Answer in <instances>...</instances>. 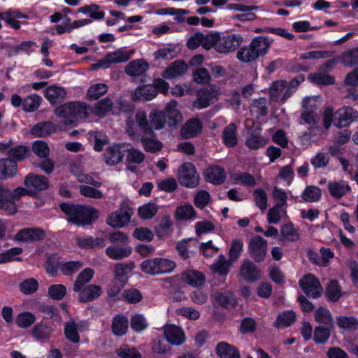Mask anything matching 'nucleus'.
Masks as SVG:
<instances>
[{
	"mask_svg": "<svg viewBox=\"0 0 358 358\" xmlns=\"http://www.w3.org/2000/svg\"><path fill=\"white\" fill-rule=\"evenodd\" d=\"M135 119L142 135L136 134L132 129L127 130L128 135L132 137L133 139L140 141L147 152H155L159 151L162 148V143L156 139V134L148 127L145 113L143 111L137 112Z\"/></svg>",
	"mask_w": 358,
	"mask_h": 358,
	"instance_id": "1",
	"label": "nucleus"
},
{
	"mask_svg": "<svg viewBox=\"0 0 358 358\" xmlns=\"http://www.w3.org/2000/svg\"><path fill=\"white\" fill-rule=\"evenodd\" d=\"M177 102L168 103L164 110H152L150 111L147 122L152 131L162 129L165 124L176 127L181 120L180 113L177 110Z\"/></svg>",
	"mask_w": 358,
	"mask_h": 358,
	"instance_id": "2",
	"label": "nucleus"
},
{
	"mask_svg": "<svg viewBox=\"0 0 358 358\" xmlns=\"http://www.w3.org/2000/svg\"><path fill=\"white\" fill-rule=\"evenodd\" d=\"M59 207L67 215L68 221L78 226L90 225L99 217L98 210L91 206L64 202Z\"/></svg>",
	"mask_w": 358,
	"mask_h": 358,
	"instance_id": "3",
	"label": "nucleus"
},
{
	"mask_svg": "<svg viewBox=\"0 0 358 358\" xmlns=\"http://www.w3.org/2000/svg\"><path fill=\"white\" fill-rule=\"evenodd\" d=\"M271 43L272 41L268 36H255L248 45L242 47L237 52V58L245 63L255 62L268 52Z\"/></svg>",
	"mask_w": 358,
	"mask_h": 358,
	"instance_id": "4",
	"label": "nucleus"
},
{
	"mask_svg": "<svg viewBox=\"0 0 358 358\" xmlns=\"http://www.w3.org/2000/svg\"><path fill=\"white\" fill-rule=\"evenodd\" d=\"M109 241L113 243L106 248V256L113 260H122L129 257L132 253V248L129 245V238L128 236L117 231L109 234Z\"/></svg>",
	"mask_w": 358,
	"mask_h": 358,
	"instance_id": "5",
	"label": "nucleus"
},
{
	"mask_svg": "<svg viewBox=\"0 0 358 358\" xmlns=\"http://www.w3.org/2000/svg\"><path fill=\"white\" fill-rule=\"evenodd\" d=\"M90 108L83 103L70 102L57 107L55 110V114L66 120L65 124H71L76 118H87L89 115Z\"/></svg>",
	"mask_w": 358,
	"mask_h": 358,
	"instance_id": "6",
	"label": "nucleus"
},
{
	"mask_svg": "<svg viewBox=\"0 0 358 358\" xmlns=\"http://www.w3.org/2000/svg\"><path fill=\"white\" fill-rule=\"evenodd\" d=\"M176 267L173 261L159 257L147 259L140 264L142 272L152 275L171 273Z\"/></svg>",
	"mask_w": 358,
	"mask_h": 358,
	"instance_id": "7",
	"label": "nucleus"
},
{
	"mask_svg": "<svg viewBox=\"0 0 358 358\" xmlns=\"http://www.w3.org/2000/svg\"><path fill=\"white\" fill-rule=\"evenodd\" d=\"M178 180L183 187L195 188L199 185L200 176L192 163L185 162L178 169Z\"/></svg>",
	"mask_w": 358,
	"mask_h": 358,
	"instance_id": "8",
	"label": "nucleus"
},
{
	"mask_svg": "<svg viewBox=\"0 0 358 358\" xmlns=\"http://www.w3.org/2000/svg\"><path fill=\"white\" fill-rule=\"evenodd\" d=\"M242 35L238 34L224 33L220 34L218 43L215 50L220 53H229L234 52L243 43Z\"/></svg>",
	"mask_w": 358,
	"mask_h": 358,
	"instance_id": "9",
	"label": "nucleus"
},
{
	"mask_svg": "<svg viewBox=\"0 0 358 358\" xmlns=\"http://www.w3.org/2000/svg\"><path fill=\"white\" fill-rule=\"evenodd\" d=\"M268 242L259 235L252 236L248 243V253L257 263L262 262L267 254Z\"/></svg>",
	"mask_w": 358,
	"mask_h": 358,
	"instance_id": "10",
	"label": "nucleus"
},
{
	"mask_svg": "<svg viewBox=\"0 0 358 358\" xmlns=\"http://www.w3.org/2000/svg\"><path fill=\"white\" fill-rule=\"evenodd\" d=\"M299 285L303 293L310 298L317 299L323 292L320 280L310 273L303 275Z\"/></svg>",
	"mask_w": 358,
	"mask_h": 358,
	"instance_id": "11",
	"label": "nucleus"
},
{
	"mask_svg": "<svg viewBox=\"0 0 358 358\" xmlns=\"http://www.w3.org/2000/svg\"><path fill=\"white\" fill-rule=\"evenodd\" d=\"M358 118V112L350 106H344L334 114V125L338 128L349 126Z\"/></svg>",
	"mask_w": 358,
	"mask_h": 358,
	"instance_id": "12",
	"label": "nucleus"
},
{
	"mask_svg": "<svg viewBox=\"0 0 358 358\" xmlns=\"http://www.w3.org/2000/svg\"><path fill=\"white\" fill-rule=\"evenodd\" d=\"M45 231L40 227L23 228L19 230L14 236L17 242H37L45 238Z\"/></svg>",
	"mask_w": 358,
	"mask_h": 358,
	"instance_id": "13",
	"label": "nucleus"
},
{
	"mask_svg": "<svg viewBox=\"0 0 358 358\" xmlns=\"http://www.w3.org/2000/svg\"><path fill=\"white\" fill-rule=\"evenodd\" d=\"M27 18L28 16L19 9L9 8L0 13V20L4 21L9 27L15 30H18L21 27V22L18 20Z\"/></svg>",
	"mask_w": 358,
	"mask_h": 358,
	"instance_id": "14",
	"label": "nucleus"
},
{
	"mask_svg": "<svg viewBox=\"0 0 358 358\" xmlns=\"http://www.w3.org/2000/svg\"><path fill=\"white\" fill-rule=\"evenodd\" d=\"M199 248V243L193 238L183 239L178 241L176 249L180 257L183 260H187L194 255Z\"/></svg>",
	"mask_w": 358,
	"mask_h": 358,
	"instance_id": "15",
	"label": "nucleus"
},
{
	"mask_svg": "<svg viewBox=\"0 0 358 358\" xmlns=\"http://www.w3.org/2000/svg\"><path fill=\"white\" fill-rule=\"evenodd\" d=\"M130 58L129 55L123 50L108 53L103 59L94 64V69L103 67L107 69L112 64L125 62Z\"/></svg>",
	"mask_w": 358,
	"mask_h": 358,
	"instance_id": "16",
	"label": "nucleus"
},
{
	"mask_svg": "<svg viewBox=\"0 0 358 358\" xmlns=\"http://www.w3.org/2000/svg\"><path fill=\"white\" fill-rule=\"evenodd\" d=\"M240 274L249 283L257 282L261 275L260 271L251 260H244L240 268Z\"/></svg>",
	"mask_w": 358,
	"mask_h": 358,
	"instance_id": "17",
	"label": "nucleus"
},
{
	"mask_svg": "<svg viewBox=\"0 0 358 358\" xmlns=\"http://www.w3.org/2000/svg\"><path fill=\"white\" fill-rule=\"evenodd\" d=\"M206 180L215 185L223 184L226 180V172L223 167L217 165H210L204 171Z\"/></svg>",
	"mask_w": 358,
	"mask_h": 358,
	"instance_id": "18",
	"label": "nucleus"
},
{
	"mask_svg": "<svg viewBox=\"0 0 358 358\" xmlns=\"http://www.w3.org/2000/svg\"><path fill=\"white\" fill-rule=\"evenodd\" d=\"M329 194L334 199H341L351 192L348 182L344 180H331L327 184Z\"/></svg>",
	"mask_w": 358,
	"mask_h": 358,
	"instance_id": "19",
	"label": "nucleus"
},
{
	"mask_svg": "<svg viewBox=\"0 0 358 358\" xmlns=\"http://www.w3.org/2000/svg\"><path fill=\"white\" fill-rule=\"evenodd\" d=\"M131 216L129 209L121 208L109 215L107 224L113 227H122L130 221Z\"/></svg>",
	"mask_w": 358,
	"mask_h": 358,
	"instance_id": "20",
	"label": "nucleus"
},
{
	"mask_svg": "<svg viewBox=\"0 0 358 358\" xmlns=\"http://www.w3.org/2000/svg\"><path fill=\"white\" fill-rule=\"evenodd\" d=\"M24 185L28 188L32 187L37 191H44L49 187V180L44 176L29 173L24 178Z\"/></svg>",
	"mask_w": 358,
	"mask_h": 358,
	"instance_id": "21",
	"label": "nucleus"
},
{
	"mask_svg": "<svg viewBox=\"0 0 358 358\" xmlns=\"http://www.w3.org/2000/svg\"><path fill=\"white\" fill-rule=\"evenodd\" d=\"M66 96V92L63 87L52 85L46 88L44 92L45 98L52 105L62 102Z\"/></svg>",
	"mask_w": 358,
	"mask_h": 358,
	"instance_id": "22",
	"label": "nucleus"
},
{
	"mask_svg": "<svg viewBox=\"0 0 358 358\" xmlns=\"http://www.w3.org/2000/svg\"><path fill=\"white\" fill-rule=\"evenodd\" d=\"M187 71V66L182 60L172 62L163 72L162 76L166 79H172L184 75Z\"/></svg>",
	"mask_w": 358,
	"mask_h": 358,
	"instance_id": "23",
	"label": "nucleus"
},
{
	"mask_svg": "<svg viewBox=\"0 0 358 358\" xmlns=\"http://www.w3.org/2000/svg\"><path fill=\"white\" fill-rule=\"evenodd\" d=\"M164 334L167 341L173 345H180L185 341L183 331L176 325L166 327Z\"/></svg>",
	"mask_w": 358,
	"mask_h": 358,
	"instance_id": "24",
	"label": "nucleus"
},
{
	"mask_svg": "<svg viewBox=\"0 0 358 358\" xmlns=\"http://www.w3.org/2000/svg\"><path fill=\"white\" fill-rule=\"evenodd\" d=\"M76 292L79 294V301L86 303L97 299L101 294V287L96 285H88Z\"/></svg>",
	"mask_w": 358,
	"mask_h": 358,
	"instance_id": "25",
	"label": "nucleus"
},
{
	"mask_svg": "<svg viewBox=\"0 0 358 358\" xmlns=\"http://www.w3.org/2000/svg\"><path fill=\"white\" fill-rule=\"evenodd\" d=\"M203 124L198 118L189 120L181 129V134L185 138H191L201 133Z\"/></svg>",
	"mask_w": 358,
	"mask_h": 358,
	"instance_id": "26",
	"label": "nucleus"
},
{
	"mask_svg": "<svg viewBox=\"0 0 358 358\" xmlns=\"http://www.w3.org/2000/svg\"><path fill=\"white\" fill-rule=\"evenodd\" d=\"M181 278L185 283L194 287H199L205 283V275L195 270H187L181 275Z\"/></svg>",
	"mask_w": 358,
	"mask_h": 358,
	"instance_id": "27",
	"label": "nucleus"
},
{
	"mask_svg": "<svg viewBox=\"0 0 358 358\" xmlns=\"http://www.w3.org/2000/svg\"><path fill=\"white\" fill-rule=\"evenodd\" d=\"M124 154L120 145L109 147L103 154V160L107 165L113 166L122 162Z\"/></svg>",
	"mask_w": 358,
	"mask_h": 358,
	"instance_id": "28",
	"label": "nucleus"
},
{
	"mask_svg": "<svg viewBox=\"0 0 358 358\" xmlns=\"http://www.w3.org/2000/svg\"><path fill=\"white\" fill-rule=\"evenodd\" d=\"M55 124L50 121H45L35 124L31 129V134L35 137L44 138L55 132Z\"/></svg>",
	"mask_w": 358,
	"mask_h": 358,
	"instance_id": "29",
	"label": "nucleus"
},
{
	"mask_svg": "<svg viewBox=\"0 0 358 358\" xmlns=\"http://www.w3.org/2000/svg\"><path fill=\"white\" fill-rule=\"evenodd\" d=\"M31 155V150L29 146L18 145L8 149L7 155L15 160L17 164L18 162H22L29 157Z\"/></svg>",
	"mask_w": 358,
	"mask_h": 358,
	"instance_id": "30",
	"label": "nucleus"
},
{
	"mask_svg": "<svg viewBox=\"0 0 358 358\" xmlns=\"http://www.w3.org/2000/svg\"><path fill=\"white\" fill-rule=\"evenodd\" d=\"M215 93L209 90H201L198 92L197 98L193 103V106L197 109L208 107L213 103Z\"/></svg>",
	"mask_w": 358,
	"mask_h": 358,
	"instance_id": "31",
	"label": "nucleus"
},
{
	"mask_svg": "<svg viewBox=\"0 0 358 358\" xmlns=\"http://www.w3.org/2000/svg\"><path fill=\"white\" fill-rule=\"evenodd\" d=\"M216 352L220 358H241L238 348L226 342L217 345Z\"/></svg>",
	"mask_w": 358,
	"mask_h": 358,
	"instance_id": "32",
	"label": "nucleus"
},
{
	"mask_svg": "<svg viewBox=\"0 0 358 358\" xmlns=\"http://www.w3.org/2000/svg\"><path fill=\"white\" fill-rule=\"evenodd\" d=\"M148 63L143 59L134 60L126 66L125 72L131 76H140L148 69Z\"/></svg>",
	"mask_w": 358,
	"mask_h": 358,
	"instance_id": "33",
	"label": "nucleus"
},
{
	"mask_svg": "<svg viewBox=\"0 0 358 358\" xmlns=\"http://www.w3.org/2000/svg\"><path fill=\"white\" fill-rule=\"evenodd\" d=\"M128 319L124 315H116L112 321L113 333L117 336L124 335L128 329Z\"/></svg>",
	"mask_w": 358,
	"mask_h": 358,
	"instance_id": "34",
	"label": "nucleus"
},
{
	"mask_svg": "<svg viewBox=\"0 0 358 358\" xmlns=\"http://www.w3.org/2000/svg\"><path fill=\"white\" fill-rule=\"evenodd\" d=\"M76 243L79 248L83 249L103 248L106 245L105 240L103 238H93L91 236L78 238Z\"/></svg>",
	"mask_w": 358,
	"mask_h": 358,
	"instance_id": "35",
	"label": "nucleus"
},
{
	"mask_svg": "<svg viewBox=\"0 0 358 358\" xmlns=\"http://www.w3.org/2000/svg\"><path fill=\"white\" fill-rule=\"evenodd\" d=\"M233 262L227 259L223 255H220L217 259L211 266V270L220 275L226 276L229 272V268Z\"/></svg>",
	"mask_w": 358,
	"mask_h": 358,
	"instance_id": "36",
	"label": "nucleus"
},
{
	"mask_svg": "<svg viewBox=\"0 0 358 358\" xmlns=\"http://www.w3.org/2000/svg\"><path fill=\"white\" fill-rule=\"evenodd\" d=\"M94 274V271L91 268H86L83 270L76 277L73 290L74 292H78L81 288L87 286L86 285L91 281Z\"/></svg>",
	"mask_w": 358,
	"mask_h": 358,
	"instance_id": "37",
	"label": "nucleus"
},
{
	"mask_svg": "<svg viewBox=\"0 0 358 358\" xmlns=\"http://www.w3.org/2000/svg\"><path fill=\"white\" fill-rule=\"evenodd\" d=\"M237 127L234 123H230L224 129L222 134L223 143L227 147H234L237 144Z\"/></svg>",
	"mask_w": 358,
	"mask_h": 358,
	"instance_id": "38",
	"label": "nucleus"
},
{
	"mask_svg": "<svg viewBox=\"0 0 358 358\" xmlns=\"http://www.w3.org/2000/svg\"><path fill=\"white\" fill-rule=\"evenodd\" d=\"M157 95L156 89L150 85L140 86L136 89L134 92L135 99L142 101L152 100Z\"/></svg>",
	"mask_w": 358,
	"mask_h": 358,
	"instance_id": "39",
	"label": "nucleus"
},
{
	"mask_svg": "<svg viewBox=\"0 0 358 358\" xmlns=\"http://www.w3.org/2000/svg\"><path fill=\"white\" fill-rule=\"evenodd\" d=\"M42 101V97L36 94H32L27 96L23 99V111L25 113H33L36 111L40 107Z\"/></svg>",
	"mask_w": 358,
	"mask_h": 358,
	"instance_id": "40",
	"label": "nucleus"
},
{
	"mask_svg": "<svg viewBox=\"0 0 358 358\" xmlns=\"http://www.w3.org/2000/svg\"><path fill=\"white\" fill-rule=\"evenodd\" d=\"M17 165L12 158L8 156L0 159V172L4 178L13 177L17 172Z\"/></svg>",
	"mask_w": 358,
	"mask_h": 358,
	"instance_id": "41",
	"label": "nucleus"
},
{
	"mask_svg": "<svg viewBox=\"0 0 358 358\" xmlns=\"http://www.w3.org/2000/svg\"><path fill=\"white\" fill-rule=\"evenodd\" d=\"M308 79L314 84L317 85H331L335 83V78L327 72L320 71L310 73Z\"/></svg>",
	"mask_w": 358,
	"mask_h": 358,
	"instance_id": "42",
	"label": "nucleus"
},
{
	"mask_svg": "<svg viewBox=\"0 0 358 358\" xmlns=\"http://www.w3.org/2000/svg\"><path fill=\"white\" fill-rule=\"evenodd\" d=\"M315 320L317 322L324 326L334 327V320L330 311L325 307L320 306L316 309Z\"/></svg>",
	"mask_w": 358,
	"mask_h": 358,
	"instance_id": "43",
	"label": "nucleus"
},
{
	"mask_svg": "<svg viewBox=\"0 0 358 358\" xmlns=\"http://www.w3.org/2000/svg\"><path fill=\"white\" fill-rule=\"evenodd\" d=\"M334 327L327 326H317L315 328L313 332V340L316 344H325L331 336V329Z\"/></svg>",
	"mask_w": 358,
	"mask_h": 358,
	"instance_id": "44",
	"label": "nucleus"
},
{
	"mask_svg": "<svg viewBox=\"0 0 358 358\" xmlns=\"http://www.w3.org/2000/svg\"><path fill=\"white\" fill-rule=\"evenodd\" d=\"M301 197L303 201L305 202H317L322 197V190L317 186H307L302 192Z\"/></svg>",
	"mask_w": 358,
	"mask_h": 358,
	"instance_id": "45",
	"label": "nucleus"
},
{
	"mask_svg": "<svg viewBox=\"0 0 358 358\" xmlns=\"http://www.w3.org/2000/svg\"><path fill=\"white\" fill-rule=\"evenodd\" d=\"M100 6L95 3H92L90 5H86L79 8L77 10L78 13L88 14L90 18L95 20H100L104 18L105 13L103 11H100L99 9Z\"/></svg>",
	"mask_w": 358,
	"mask_h": 358,
	"instance_id": "46",
	"label": "nucleus"
},
{
	"mask_svg": "<svg viewBox=\"0 0 358 358\" xmlns=\"http://www.w3.org/2000/svg\"><path fill=\"white\" fill-rule=\"evenodd\" d=\"M340 62L345 66L358 65V48L348 50L341 53Z\"/></svg>",
	"mask_w": 358,
	"mask_h": 358,
	"instance_id": "47",
	"label": "nucleus"
},
{
	"mask_svg": "<svg viewBox=\"0 0 358 358\" xmlns=\"http://www.w3.org/2000/svg\"><path fill=\"white\" fill-rule=\"evenodd\" d=\"M52 332V329L44 323H37L31 330V334L36 340L48 339Z\"/></svg>",
	"mask_w": 358,
	"mask_h": 358,
	"instance_id": "48",
	"label": "nucleus"
},
{
	"mask_svg": "<svg viewBox=\"0 0 358 358\" xmlns=\"http://www.w3.org/2000/svg\"><path fill=\"white\" fill-rule=\"evenodd\" d=\"M62 263L58 254L54 253L49 255L45 264L47 272L52 276H56L58 273V269L61 270Z\"/></svg>",
	"mask_w": 358,
	"mask_h": 358,
	"instance_id": "49",
	"label": "nucleus"
},
{
	"mask_svg": "<svg viewBox=\"0 0 358 358\" xmlns=\"http://www.w3.org/2000/svg\"><path fill=\"white\" fill-rule=\"evenodd\" d=\"M296 320V314L293 310H287L280 313L276 318L274 326L275 327H287Z\"/></svg>",
	"mask_w": 358,
	"mask_h": 358,
	"instance_id": "50",
	"label": "nucleus"
},
{
	"mask_svg": "<svg viewBox=\"0 0 358 358\" xmlns=\"http://www.w3.org/2000/svg\"><path fill=\"white\" fill-rule=\"evenodd\" d=\"M325 294L329 301L332 302L337 301L341 296V289L338 281L331 280L328 283Z\"/></svg>",
	"mask_w": 358,
	"mask_h": 358,
	"instance_id": "51",
	"label": "nucleus"
},
{
	"mask_svg": "<svg viewBox=\"0 0 358 358\" xmlns=\"http://www.w3.org/2000/svg\"><path fill=\"white\" fill-rule=\"evenodd\" d=\"M267 101L265 98L253 100L250 105V112L255 114L257 117L266 116L268 113Z\"/></svg>",
	"mask_w": 358,
	"mask_h": 358,
	"instance_id": "52",
	"label": "nucleus"
},
{
	"mask_svg": "<svg viewBox=\"0 0 358 358\" xmlns=\"http://www.w3.org/2000/svg\"><path fill=\"white\" fill-rule=\"evenodd\" d=\"M22 248L15 247L0 253V264L13 261L22 262V259L21 257H15V256L22 254Z\"/></svg>",
	"mask_w": 358,
	"mask_h": 358,
	"instance_id": "53",
	"label": "nucleus"
},
{
	"mask_svg": "<svg viewBox=\"0 0 358 358\" xmlns=\"http://www.w3.org/2000/svg\"><path fill=\"white\" fill-rule=\"evenodd\" d=\"M108 92V86L106 84L98 83L90 87L87 90V99L90 101L98 100Z\"/></svg>",
	"mask_w": 358,
	"mask_h": 358,
	"instance_id": "54",
	"label": "nucleus"
},
{
	"mask_svg": "<svg viewBox=\"0 0 358 358\" xmlns=\"http://www.w3.org/2000/svg\"><path fill=\"white\" fill-rule=\"evenodd\" d=\"M113 103L108 97L99 101L94 106L93 113L99 117H104L107 113L111 110Z\"/></svg>",
	"mask_w": 358,
	"mask_h": 358,
	"instance_id": "55",
	"label": "nucleus"
},
{
	"mask_svg": "<svg viewBox=\"0 0 358 358\" xmlns=\"http://www.w3.org/2000/svg\"><path fill=\"white\" fill-rule=\"evenodd\" d=\"M172 225L173 223L169 215H164L161 217L156 227L157 236L162 238L169 235Z\"/></svg>",
	"mask_w": 358,
	"mask_h": 358,
	"instance_id": "56",
	"label": "nucleus"
},
{
	"mask_svg": "<svg viewBox=\"0 0 358 358\" xmlns=\"http://www.w3.org/2000/svg\"><path fill=\"white\" fill-rule=\"evenodd\" d=\"M64 335L69 341L73 343H78L80 341L78 327L74 321H70L65 324Z\"/></svg>",
	"mask_w": 358,
	"mask_h": 358,
	"instance_id": "57",
	"label": "nucleus"
},
{
	"mask_svg": "<svg viewBox=\"0 0 358 358\" xmlns=\"http://www.w3.org/2000/svg\"><path fill=\"white\" fill-rule=\"evenodd\" d=\"M38 281L33 278L24 280L19 286L20 291L26 295L35 293L38 289Z\"/></svg>",
	"mask_w": 358,
	"mask_h": 358,
	"instance_id": "58",
	"label": "nucleus"
},
{
	"mask_svg": "<svg viewBox=\"0 0 358 358\" xmlns=\"http://www.w3.org/2000/svg\"><path fill=\"white\" fill-rule=\"evenodd\" d=\"M83 266V263L80 261H69L62 263L60 271L64 275H71L78 272Z\"/></svg>",
	"mask_w": 358,
	"mask_h": 358,
	"instance_id": "59",
	"label": "nucleus"
},
{
	"mask_svg": "<svg viewBox=\"0 0 358 358\" xmlns=\"http://www.w3.org/2000/svg\"><path fill=\"white\" fill-rule=\"evenodd\" d=\"M36 321V317L30 312L20 313L16 317V324L20 328H28Z\"/></svg>",
	"mask_w": 358,
	"mask_h": 358,
	"instance_id": "60",
	"label": "nucleus"
},
{
	"mask_svg": "<svg viewBox=\"0 0 358 358\" xmlns=\"http://www.w3.org/2000/svg\"><path fill=\"white\" fill-rule=\"evenodd\" d=\"M281 234L283 238L289 241L294 242L299 239L298 230L294 228L293 224H285L282 226Z\"/></svg>",
	"mask_w": 358,
	"mask_h": 358,
	"instance_id": "61",
	"label": "nucleus"
},
{
	"mask_svg": "<svg viewBox=\"0 0 358 358\" xmlns=\"http://www.w3.org/2000/svg\"><path fill=\"white\" fill-rule=\"evenodd\" d=\"M243 249V241L240 239L233 240L229 250V259L233 263L241 256Z\"/></svg>",
	"mask_w": 358,
	"mask_h": 358,
	"instance_id": "62",
	"label": "nucleus"
},
{
	"mask_svg": "<svg viewBox=\"0 0 358 358\" xmlns=\"http://www.w3.org/2000/svg\"><path fill=\"white\" fill-rule=\"evenodd\" d=\"M330 161L329 154L318 152L310 159V163L315 169L327 166Z\"/></svg>",
	"mask_w": 358,
	"mask_h": 358,
	"instance_id": "63",
	"label": "nucleus"
},
{
	"mask_svg": "<svg viewBox=\"0 0 358 358\" xmlns=\"http://www.w3.org/2000/svg\"><path fill=\"white\" fill-rule=\"evenodd\" d=\"M116 354L121 358H141V354L135 348L122 346L116 350Z\"/></svg>",
	"mask_w": 358,
	"mask_h": 358,
	"instance_id": "64",
	"label": "nucleus"
}]
</instances>
